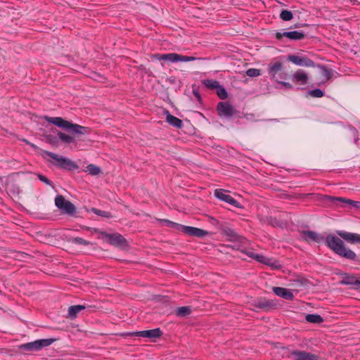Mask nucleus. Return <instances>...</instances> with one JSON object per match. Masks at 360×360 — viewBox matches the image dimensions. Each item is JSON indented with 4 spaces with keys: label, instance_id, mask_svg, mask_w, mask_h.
<instances>
[{
    "label": "nucleus",
    "instance_id": "nucleus-36",
    "mask_svg": "<svg viewBox=\"0 0 360 360\" xmlns=\"http://www.w3.org/2000/svg\"><path fill=\"white\" fill-rule=\"evenodd\" d=\"M319 67L322 69V70H323L322 74L326 77L325 82L326 81H328L329 79H330L333 76V70L328 69L325 65H319ZM323 82L324 83V82Z\"/></svg>",
    "mask_w": 360,
    "mask_h": 360
},
{
    "label": "nucleus",
    "instance_id": "nucleus-29",
    "mask_svg": "<svg viewBox=\"0 0 360 360\" xmlns=\"http://www.w3.org/2000/svg\"><path fill=\"white\" fill-rule=\"evenodd\" d=\"M202 84L209 89L215 90L219 85V82L213 79H204L202 81Z\"/></svg>",
    "mask_w": 360,
    "mask_h": 360
},
{
    "label": "nucleus",
    "instance_id": "nucleus-34",
    "mask_svg": "<svg viewBox=\"0 0 360 360\" xmlns=\"http://www.w3.org/2000/svg\"><path fill=\"white\" fill-rule=\"evenodd\" d=\"M46 142L52 145L57 146L59 143V138L58 136H53L51 134H46L44 136Z\"/></svg>",
    "mask_w": 360,
    "mask_h": 360
},
{
    "label": "nucleus",
    "instance_id": "nucleus-28",
    "mask_svg": "<svg viewBox=\"0 0 360 360\" xmlns=\"http://www.w3.org/2000/svg\"><path fill=\"white\" fill-rule=\"evenodd\" d=\"M305 319L309 323H321L323 322V319L319 314H308L305 316Z\"/></svg>",
    "mask_w": 360,
    "mask_h": 360
},
{
    "label": "nucleus",
    "instance_id": "nucleus-43",
    "mask_svg": "<svg viewBox=\"0 0 360 360\" xmlns=\"http://www.w3.org/2000/svg\"><path fill=\"white\" fill-rule=\"evenodd\" d=\"M184 226H185L184 225H182V224H180L173 221L170 226V228H172L177 231L183 233Z\"/></svg>",
    "mask_w": 360,
    "mask_h": 360
},
{
    "label": "nucleus",
    "instance_id": "nucleus-32",
    "mask_svg": "<svg viewBox=\"0 0 360 360\" xmlns=\"http://www.w3.org/2000/svg\"><path fill=\"white\" fill-rule=\"evenodd\" d=\"M91 211L92 212H94L95 214L102 217H104V218L109 219V218L112 217V215L110 212L101 210L95 208V207H92L91 209Z\"/></svg>",
    "mask_w": 360,
    "mask_h": 360
},
{
    "label": "nucleus",
    "instance_id": "nucleus-44",
    "mask_svg": "<svg viewBox=\"0 0 360 360\" xmlns=\"http://www.w3.org/2000/svg\"><path fill=\"white\" fill-rule=\"evenodd\" d=\"M184 226H185L184 225H182V224H180L173 221L170 226V228H172L177 231L183 233Z\"/></svg>",
    "mask_w": 360,
    "mask_h": 360
},
{
    "label": "nucleus",
    "instance_id": "nucleus-13",
    "mask_svg": "<svg viewBox=\"0 0 360 360\" xmlns=\"http://www.w3.org/2000/svg\"><path fill=\"white\" fill-rule=\"evenodd\" d=\"M287 60L298 66L314 68L316 65L314 60L302 55H289L288 56Z\"/></svg>",
    "mask_w": 360,
    "mask_h": 360
},
{
    "label": "nucleus",
    "instance_id": "nucleus-21",
    "mask_svg": "<svg viewBox=\"0 0 360 360\" xmlns=\"http://www.w3.org/2000/svg\"><path fill=\"white\" fill-rule=\"evenodd\" d=\"M292 81L300 85H305L308 83L309 77L302 69H298L292 75Z\"/></svg>",
    "mask_w": 360,
    "mask_h": 360
},
{
    "label": "nucleus",
    "instance_id": "nucleus-35",
    "mask_svg": "<svg viewBox=\"0 0 360 360\" xmlns=\"http://www.w3.org/2000/svg\"><path fill=\"white\" fill-rule=\"evenodd\" d=\"M280 18L284 21H290L293 18V14L290 11L282 10L280 13Z\"/></svg>",
    "mask_w": 360,
    "mask_h": 360
},
{
    "label": "nucleus",
    "instance_id": "nucleus-1",
    "mask_svg": "<svg viewBox=\"0 0 360 360\" xmlns=\"http://www.w3.org/2000/svg\"><path fill=\"white\" fill-rule=\"evenodd\" d=\"M326 245L335 254L347 260L360 264V255L347 248L341 238L333 234H328L326 238Z\"/></svg>",
    "mask_w": 360,
    "mask_h": 360
},
{
    "label": "nucleus",
    "instance_id": "nucleus-4",
    "mask_svg": "<svg viewBox=\"0 0 360 360\" xmlns=\"http://www.w3.org/2000/svg\"><path fill=\"white\" fill-rule=\"evenodd\" d=\"M212 220V224L217 228L223 236L226 238L227 240L242 243L245 240L244 237L237 233L234 229H231L226 222L219 221L214 218Z\"/></svg>",
    "mask_w": 360,
    "mask_h": 360
},
{
    "label": "nucleus",
    "instance_id": "nucleus-45",
    "mask_svg": "<svg viewBox=\"0 0 360 360\" xmlns=\"http://www.w3.org/2000/svg\"><path fill=\"white\" fill-rule=\"evenodd\" d=\"M277 82L281 84V86L283 87H284L285 89H293V86L289 82H286L281 81V80H278V82Z\"/></svg>",
    "mask_w": 360,
    "mask_h": 360
},
{
    "label": "nucleus",
    "instance_id": "nucleus-9",
    "mask_svg": "<svg viewBox=\"0 0 360 360\" xmlns=\"http://www.w3.org/2000/svg\"><path fill=\"white\" fill-rule=\"evenodd\" d=\"M101 238L110 245L121 249H125L128 246L126 238L118 233H108L105 231H99Z\"/></svg>",
    "mask_w": 360,
    "mask_h": 360
},
{
    "label": "nucleus",
    "instance_id": "nucleus-11",
    "mask_svg": "<svg viewBox=\"0 0 360 360\" xmlns=\"http://www.w3.org/2000/svg\"><path fill=\"white\" fill-rule=\"evenodd\" d=\"M323 200L330 204V205H338L340 202H343L345 204H348L349 205H352V207L355 208H360V202L359 201H354L350 199H347L345 198L342 197H335L332 195H323Z\"/></svg>",
    "mask_w": 360,
    "mask_h": 360
},
{
    "label": "nucleus",
    "instance_id": "nucleus-3",
    "mask_svg": "<svg viewBox=\"0 0 360 360\" xmlns=\"http://www.w3.org/2000/svg\"><path fill=\"white\" fill-rule=\"evenodd\" d=\"M41 155L44 158L46 156L51 158L56 161L51 162V163L60 169H63L68 171H73L79 168L78 165L72 161L70 159L58 155L48 150H42Z\"/></svg>",
    "mask_w": 360,
    "mask_h": 360
},
{
    "label": "nucleus",
    "instance_id": "nucleus-18",
    "mask_svg": "<svg viewBox=\"0 0 360 360\" xmlns=\"http://www.w3.org/2000/svg\"><path fill=\"white\" fill-rule=\"evenodd\" d=\"M336 233L339 238H342L347 243L351 244L360 243V234L350 233L345 231H336Z\"/></svg>",
    "mask_w": 360,
    "mask_h": 360
},
{
    "label": "nucleus",
    "instance_id": "nucleus-40",
    "mask_svg": "<svg viewBox=\"0 0 360 360\" xmlns=\"http://www.w3.org/2000/svg\"><path fill=\"white\" fill-rule=\"evenodd\" d=\"M246 75L250 77H255L261 75V70L256 68H250L246 71Z\"/></svg>",
    "mask_w": 360,
    "mask_h": 360
},
{
    "label": "nucleus",
    "instance_id": "nucleus-48",
    "mask_svg": "<svg viewBox=\"0 0 360 360\" xmlns=\"http://www.w3.org/2000/svg\"><path fill=\"white\" fill-rule=\"evenodd\" d=\"M193 94L195 96V97L197 98L198 101L202 102V98H201V96H200L198 89H194L193 88Z\"/></svg>",
    "mask_w": 360,
    "mask_h": 360
},
{
    "label": "nucleus",
    "instance_id": "nucleus-31",
    "mask_svg": "<svg viewBox=\"0 0 360 360\" xmlns=\"http://www.w3.org/2000/svg\"><path fill=\"white\" fill-rule=\"evenodd\" d=\"M216 94L218 97L221 100H225L228 98V93L226 89L219 84L218 87L215 89Z\"/></svg>",
    "mask_w": 360,
    "mask_h": 360
},
{
    "label": "nucleus",
    "instance_id": "nucleus-20",
    "mask_svg": "<svg viewBox=\"0 0 360 360\" xmlns=\"http://www.w3.org/2000/svg\"><path fill=\"white\" fill-rule=\"evenodd\" d=\"M338 275L342 277V280L340 281L339 283L345 285H352V289L354 290V287H356L358 278L352 274L347 273H340Z\"/></svg>",
    "mask_w": 360,
    "mask_h": 360
},
{
    "label": "nucleus",
    "instance_id": "nucleus-39",
    "mask_svg": "<svg viewBox=\"0 0 360 360\" xmlns=\"http://www.w3.org/2000/svg\"><path fill=\"white\" fill-rule=\"evenodd\" d=\"M196 59V58L193 56H183L177 53V59L176 62H189V61H193Z\"/></svg>",
    "mask_w": 360,
    "mask_h": 360
},
{
    "label": "nucleus",
    "instance_id": "nucleus-46",
    "mask_svg": "<svg viewBox=\"0 0 360 360\" xmlns=\"http://www.w3.org/2000/svg\"><path fill=\"white\" fill-rule=\"evenodd\" d=\"M269 264H267L268 266H270L275 269H279L281 267V265L277 261L272 262L271 259V262H269Z\"/></svg>",
    "mask_w": 360,
    "mask_h": 360
},
{
    "label": "nucleus",
    "instance_id": "nucleus-14",
    "mask_svg": "<svg viewBox=\"0 0 360 360\" xmlns=\"http://www.w3.org/2000/svg\"><path fill=\"white\" fill-rule=\"evenodd\" d=\"M288 357L292 360H320L319 356L316 354L298 349L290 351Z\"/></svg>",
    "mask_w": 360,
    "mask_h": 360
},
{
    "label": "nucleus",
    "instance_id": "nucleus-12",
    "mask_svg": "<svg viewBox=\"0 0 360 360\" xmlns=\"http://www.w3.org/2000/svg\"><path fill=\"white\" fill-rule=\"evenodd\" d=\"M252 306L266 311H269L271 309H275L278 308V304L276 300H267L265 297H259L257 299L252 303Z\"/></svg>",
    "mask_w": 360,
    "mask_h": 360
},
{
    "label": "nucleus",
    "instance_id": "nucleus-8",
    "mask_svg": "<svg viewBox=\"0 0 360 360\" xmlns=\"http://www.w3.org/2000/svg\"><path fill=\"white\" fill-rule=\"evenodd\" d=\"M55 205L63 214L75 217L77 208L70 200H66L63 195H58L55 198Z\"/></svg>",
    "mask_w": 360,
    "mask_h": 360
},
{
    "label": "nucleus",
    "instance_id": "nucleus-30",
    "mask_svg": "<svg viewBox=\"0 0 360 360\" xmlns=\"http://www.w3.org/2000/svg\"><path fill=\"white\" fill-rule=\"evenodd\" d=\"M86 171L93 176H97L102 173L101 168L93 164L87 165Z\"/></svg>",
    "mask_w": 360,
    "mask_h": 360
},
{
    "label": "nucleus",
    "instance_id": "nucleus-38",
    "mask_svg": "<svg viewBox=\"0 0 360 360\" xmlns=\"http://www.w3.org/2000/svg\"><path fill=\"white\" fill-rule=\"evenodd\" d=\"M255 260L259 262V263L264 264H269V262H271V259L268 258L262 255H258L256 254L255 257L254 258Z\"/></svg>",
    "mask_w": 360,
    "mask_h": 360
},
{
    "label": "nucleus",
    "instance_id": "nucleus-26",
    "mask_svg": "<svg viewBox=\"0 0 360 360\" xmlns=\"http://www.w3.org/2000/svg\"><path fill=\"white\" fill-rule=\"evenodd\" d=\"M56 131H57V134L58 136L59 140L64 143H72L75 142V139L73 136L66 134L63 132H61L56 129H54Z\"/></svg>",
    "mask_w": 360,
    "mask_h": 360
},
{
    "label": "nucleus",
    "instance_id": "nucleus-53",
    "mask_svg": "<svg viewBox=\"0 0 360 360\" xmlns=\"http://www.w3.org/2000/svg\"><path fill=\"white\" fill-rule=\"evenodd\" d=\"M285 198L287 199H292V196L289 194H285Z\"/></svg>",
    "mask_w": 360,
    "mask_h": 360
},
{
    "label": "nucleus",
    "instance_id": "nucleus-52",
    "mask_svg": "<svg viewBox=\"0 0 360 360\" xmlns=\"http://www.w3.org/2000/svg\"><path fill=\"white\" fill-rule=\"evenodd\" d=\"M27 143L28 144H30V146H31L32 148H34V149H37V148H38V147H37L36 145H34V144H33V143H29V142H27Z\"/></svg>",
    "mask_w": 360,
    "mask_h": 360
},
{
    "label": "nucleus",
    "instance_id": "nucleus-23",
    "mask_svg": "<svg viewBox=\"0 0 360 360\" xmlns=\"http://www.w3.org/2000/svg\"><path fill=\"white\" fill-rule=\"evenodd\" d=\"M164 114L166 115V122L171 126L177 129H181L183 122L179 118L171 115L167 110H165Z\"/></svg>",
    "mask_w": 360,
    "mask_h": 360
},
{
    "label": "nucleus",
    "instance_id": "nucleus-41",
    "mask_svg": "<svg viewBox=\"0 0 360 360\" xmlns=\"http://www.w3.org/2000/svg\"><path fill=\"white\" fill-rule=\"evenodd\" d=\"M37 176H38V179H39L41 181L44 182V184H46V185H48V186H51L52 188L53 187V182H52L50 179H49L46 176H44V175H43V174H39L37 175Z\"/></svg>",
    "mask_w": 360,
    "mask_h": 360
},
{
    "label": "nucleus",
    "instance_id": "nucleus-19",
    "mask_svg": "<svg viewBox=\"0 0 360 360\" xmlns=\"http://www.w3.org/2000/svg\"><path fill=\"white\" fill-rule=\"evenodd\" d=\"M183 233L186 235L199 238H202L209 234V232L205 230L189 226H184Z\"/></svg>",
    "mask_w": 360,
    "mask_h": 360
},
{
    "label": "nucleus",
    "instance_id": "nucleus-7",
    "mask_svg": "<svg viewBox=\"0 0 360 360\" xmlns=\"http://www.w3.org/2000/svg\"><path fill=\"white\" fill-rule=\"evenodd\" d=\"M284 65L280 61L270 63L268 65L267 70L271 80H285L290 77L289 75L284 71Z\"/></svg>",
    "mask_w": 360,
    "mask_h": 360
},
{
    "label": "nucleus",
    "instance_id": "nucleus-2",
    "mask_svg": "<svg viewBox=\"0 0 360 360\" xmlns=\"http://www.w3.org/2000/svg\"><path fill=\"white\" fill-rule=\"evenodd\" d=\"M44 118L48 122L64 129L67 132L76 134L77 137L83 135H88L91 132V129L89 127L72 123L70 121L64 120L61 117H49L46 115Z\"/></svg>",
    "mask_w": 360,
    "mask_h": 360
},
{
    "label": "nucleus",
    "instance_id": "nucleus-49",
    "mask_svg": "<svg viewBox=\"0 0 360 360\" xmlns=\"http://www.w3.org/2000/svg\"><path fill=\"white\" fill-rule=\"evenodd\" d=\"M160 222L162 225H164V226H166L167 227H169L170 228V226L171 224H172L173 221L169 220V219H160Z\"/></svg>",
    "mask_w": 360,
    "mask_h": 360
},
{
    "label": "nucleus",
    "instance_id": "nucleus-16",
    "mask_svg": "<svg viewBox=\"0 0 360 360\" xmlns=\"http://www.w3.org/2000/svg\"><path fill=\"white\" fill-rule=\"evenodd\" d=\"M275 37L276 39L281 41L283 37H286L291 41H299L304 39L305 34L302 31H290L283 32H276Z\"/></svg>",
    "mask_w": 360,
    "mask_h": 360
},
{
    "label": "nucleus",
    "instance_id": "nucleus-51",
    "mask_svg": "<svg viewBox=\"0 0 360 360\" xmlns=\"http://www.w3.org/2000/svg\"><path fill=\"white\" fill-rule=\"evenodd\" d=\"M354 290H360V279L358 278L357 285L354 287Z\"/></svg>",
    "mask_w": 360,
    "mask_h": 360
},
{
    "label": "nucleus",
    "instance_id": "nucleus-37",
    "mask_svg": "<svg viewBox=\"0 0 360 360\" xmlns=\"http://www.w3.org/2000/svg\"><path fill=\"white\" fill-rule=\"evenodd\" d=\"M309 95L314 98H321L325 95V93L323 91H322L320 89H314L312 90L309 91L308 92Z\"/></svg>",
    "mask_w": 360,
    "mask_h": 360
},
{
    "label": "nucleus",
    "instance_id": "nucleus-42",
    "mask_svg": "<svg viewBox=\"0 0 360 360\" xmlns=\"http://www.w3.org/2000/svg\"><path fill=\"white\" fill-rule=\"evenodd\" d=\"M184 226H185L184 225H182V224H180L173 221L170 226V228H172L177 231L183 233Z\"/></svg>",
    "mask_w": 360,
    "mask_h": 360
},
{
    "label": "nucleus",
    "instance_id": "nucleus-25",
    "mask_svg": "<svg viewBox=\"0 0 360 360\" xmlns=\"http://www.w3.org/2000/svg\"><path fill=\"white\" fill-rule=\"evenodd\" d=\"M86 308L84 305H72L68 308V317L71 319H75L78 314Z\"/></svg>",
    "mask_w": 360,
    "mask_h": 360
},
{
    "label": "nucleus",
    "instance_id": "nucleus-47",
    "mask_svg": "<svg viewBox=\"0 0 360 360\" xmlns=\"http://www.w3.org/2000/svg\"><path fill=\"white\" fill-rule=\"evenodd\" d=\"M241 252L245 254L250 258L254 259L255 257L256 254L252 251H248L246 249L241 250Z\"/></svg>",
    "mask_w": 360,
    "mask_h": 360
},
{
    "label": "nucleus",
    "instance_id": "nucleus-54",
    "mask_svg": "<svg viewBox=\"0 0 360 360\" xmlns=\"http://www.w3.org/2000/svg\"><path fill=\"white\" fill-rule=\"evenodd\" d=\"M1 179L0 178V180H1Z\"/></svg>",
    "mask_w": 360,
    "mask_h": 360
},
{
    "label": "nucleus",
    "instance_id": "nucleus-17",
    "mask_svg": "<svg viewBox=\"0 0 360 360\" xmlns=\"http://www.w3.org/2000/svg\"><path fill=\"white\" fill-rule=\"evenodd\" d=\"M302 238L307 242L310 243L311 241L316 242L317 243H320L324 240L326 243V238H324L321 234L318 233L313 231H301Z\"/></svg>",
    "mask_w": 360,
    "mask_h": 360
},
{
    "label": "nucleus",
    "instance_id": "nucleus-5",
    "mask_svg": "<svg viewBox=\"0 0 360 360\" xmlns=\"http://www.w3.org/2000/svg\"><path fill=\"white\" fill-rule=\"evenodd\" d=\"M55 341H56V338L39 339L33 342L22 344L18 346V349L23 354H27L30 352H38L51 345Z\"/></svg>",
    "mask_w": 360,
    "mask_h": 360
},
{
    "label": "nucleus",
    "instance_id": "nucleus-6",
    "mask_svg": "<svg viewBox=\"0 0 360 360\" xmlns=\"http://www.w3.org/2000/svg\"><path fill=\"white\" fill-rule=\"evenodd\" d=\"M216 110L221 118L241 117L242 112L236 110L229 101H220L217 103Z\"/></svg>",
    "mask_w": 360,
    "mask_h": 360
},
{
    "label": "nucleus",
    "instance_id": "nucleus-15",
    "mask_svg": "<svg viewBox=\"0 0 360 360\" xmlns=\"http://www.w3.org/2000/svg\"><path fill=\"white\" fill-rule=\"evenodd\" d=\"M214 196L217 198H218V199H219L221 200H223V201H224V202L231 205L234 207L240 208V209L243 208V206L241 205L240 203H239L231 195L227 194L226 191L223 190V189H221V188L216 189L214 191Z\"/></svg>",
    "mask_w": 360,
    "mask_h": 360
},
{
    "label": "nucleus",
    "instance_id": "nucleus-50",
    "mask_svg": "<svg viewBox=\"0 0 360 360\" xmlns=\"http://www.w3.org/2000/svg\"><path fill=\"white\" fill-rule=\"evenodd\" d=\"M166 81L168 82L171 84H176V79L175 77L172 76V77L167 78Z\"/></svg>",
    "mask_w": 360,
    "mask_h": 360
},
{
    "label": "nucleus",
    "instance_id": "nucleus-33",
    "mask_svg": "<svg viewBox=\"0 0 360 360\" xmlns=\"http://www.w3.org/2000/svg\"><path fill=\"white\" fill-rule=\"evenodd\" d=\"M69 242L77 245H89L91 243L80 237H72L68 240Z\"/></svg>",
    "mask_w": 360,
    "mask_h": 360
},
{
    "label": "nucleus",
    "instance_id": "nucleus-22",
    "mask_svg": "<svg viewBox=\"0 0 360 360\" xmlns=\"http://www.w3.org/2000/svg\"><path fill=\"white\" fill-rule=\"evenodd\" d=\"M273 292L277 296L282 297L286 300H292L294 299V295L290 289L282 288V287H274Z\"/></svg>",
    "mask_w": 360,
    "mask_h": 360
},
{
    "label": "nucleus",
    "instance_id": "nucleus-10",
    "mask_svg": "<svg viewBox=\"0 0 360 360\" xmlns=\"http://www.w3.org/2000/svg\"><path fill=\"white\" fill-rule=\"evenodd\" d=\"M163 335L162 331L160 328L146 330H141V331H134L123 333L122 335L124 337L127 336H137L141 338H146L148 339H156L160 338Z\"/></svg>",
    "mask_w": 360,
    "mask_h": 360
},
{
    "label": "nucleus",
    "instance_id": "nucleus-27",
    "mask_svg": "<svg viewBox=\"0 0 360 360\" xmlns=\"http://www.w3.org/2000/svg\"><path fill=\"white\" fill-rule=\"evenodd\" d=\"M192 310L190 306H184L178 307L176 310L175 314L179 317H186L189 316Z\"/></svg>",
    "mask_w": 360,
    "mask_h": 360
},
{
    "label": "nucleus",
    "instance_id": "nucleus-24",
    "mask_svg": "<svg viewBox=\"0 0 360 360\" xmlns=\"http://www.w3.org/2000/svg\"><path fill=\"white\" fill-rule=\"evenodd\" d=\"M153 58L159 60H167L172 63H176L177 53H170L165 54L156 53L153 56Z\"/></svg>",
    "mask_w": 360,
    "mask_h": 360
}]
</instances>
